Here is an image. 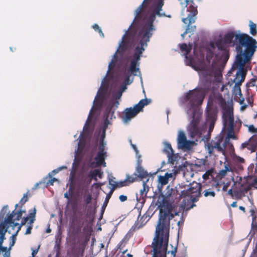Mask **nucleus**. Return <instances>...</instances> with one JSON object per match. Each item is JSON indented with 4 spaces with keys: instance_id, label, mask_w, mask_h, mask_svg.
<instances>
[{
    "instance_id": "nucleus-59",
    "label": "nucleus",
    "mask_w": 257,
    "mask_h": 257,
    "mask_svg": "<svg viewBox=\"0 0 257 257\" xmlns=\"http://www.w3.org/2000/svg\"><path fill=\"white\" fill-rule=\"evenodd\" d=\"M137 155V157H138V160H137V166H142V160L141 159V155L138 154V155Z\"/></svg>"
},
{
    "instance_id": "nucleus-26",
    "label": "nucleus",
    "mask_w": 257,
    "mask_h": 257,
    "mask_svg": "<svg viewBox=\"0 0 257 257\" xmlns=\"http://www.w3.org/2000/svg\"><path fill=\"white\" fill-rule=\"evenodd\" d=\"M109 184L112 186V188L110 190V193H112L114 190L117 188H120L124 186H128L125 180L119 181L118 182H114V183H111V181H109Z\"/></svg>"
},
{
    "instance_id": "nucleus-30",
    "label": "nucleus",
    "mask_w": 257,
    "mask_h": 257,
    "mask_svg": "<svg viewBox=\"0 0 257 257\" xmlns=\"http://www.w3.org/2000/svg\"><path fill=\"white\" fill-rule=\"evenodd\" d=\"M103 172H101L99 169H95L90 172L89 177L96 180L97 176H98L99 178H101Z\"/></svg>"
},
{
    "instance_id": "nucleus-25",
    "label": "nucleus",
    "mask_w": 257,
    "mask_h": 257,
    "mask_svg": "<svg viewBox=\"0 0 257 257\" xmlns=\"http://www.w3.org/2000/svg\"><path fill=\"white\" fill-rule=\"evenodd\" d=\"M137 172V176L141 179L146 178L148 176V172L145 170L142 166H137L136 168Z\"/></svg>"
},
{
    "instance_id": "nucleus-49",
    "label": "nucleus",
    "mask_w": 257,
    "mask_h": 257,
    "mask_svg": "<svg viewBox=\"0 0 257 257\" xmlns=\"http://www.w3.org/2000/svg\"><path fill=\"white\" fill-rule=\"evenodd\" d=\"M152 13H153L155 15V16L156 15L158 16L159 17L165 16L164 13H161L160 11H158L155 9H154Z\"/></svg>"
},
{
    "instance_id": "nucleus-22",
    "label": "nucleus",
    "mask_w": 257,
    "mask_h": 257,
    "mask_svg": "<svg viewBox=\"0 0 257 257\" xmlns=\"http://www.w3.org/2000/svg\"><path fill=\"white\" fill-rule=\"evenodd\" d=\"M84 224L83 221L80 217L74 216L73 217L71 223V227L77 232H79Z\"/></svg>"
},
{
    "instance_id": "nucleus-23",
    "label": "nucleus",
    "mask_w": 257,
    "mask_h": 257,
    "mask_svg": "<svg viewBox=\"0 0 257 257\" xmlns=\"http://www.w3.org/2000/svg\"><path fill=\"white\" fill-rule=\"evenodd\" d=\"M106 157V153L98 152L94 159L96 161V166L99 167L102 165L103 167H105L106 163L105 162V159Z\"/></svg>"
},
{
    "instance_id": "nucleus-7",
    "label": "nucleus",
    "mask_w": 257,
    "mask_h": 257,
    "mask_svg": "<svg viewBox=\"0 0 257 257\" xmlns=\"http://www.w3.org/2000/svg\"><path fill=\"white\" fill-rule=\"evenodd\" d=\"M223 124L227 131V135L225 138H224L225 143L228 146V149L230 153L234 152V148L233 144L230 142V139H236V137L234 135V115L232 114L223 118Z\"/></svg>"
},
{
    "instance_id": "nucleus-51",
    "label": "nucleus",
    "mask_w": 257,
    "mask_h": 257,
    "mask_svg": "<svg viewBox=\"0 0 257 257\" xmlns=\"http://www.w3.org/2000/svg\"><path fill=\"white\" fill-rule=\"evenodd\" d=\"M40 245H41L39 244L37 248H35V249L33 248H31V250H32V256L35 257V255L37 254L38 250L40 247Z\"/></svg>"
},
{
    "instance_id": "nucleus-38",
    "label": "nucleus",
    "mask_w": 257,
    "mask_h": 257,
    "mask_svg": "<svg viewBox=\"0 0 257 257\" xmlns=\"http://www.w3.org/2000/svg\"><path fill=\"white\" fill-rule=\"evenodd\" d=\"M174 173H166L165 174V176L167 177V180H168L169 178H171L172 177H173V176H175L176 175V174H178L179 173V171H180V169H174Z\"/></svg>"
},
{
    "instance_id": "nucleus-24",
    "label": "nucleus",
    "mask_w": 257,
    "mask_h": 257,
    "mask_svg": "<svg viewBox=\"0 0 257 257\" xmlns=\"http://www.w3.org/2000/svg\"><path fill=\"white\" fill-rule=\"evenodd\" d=\"M244 149H247L251 152H253L256 150V146L252 144L249 139L247 142L243 143L240 147V149L241 150Z\"/></svg>"
},
{
    "instance_id": "nucleus-56",
    "label": "nucleus",
    "mask_w": 257,
    "mask_h": 257,
    "mask_svg": "<svg viewBox=\"0 0 257 257\" xmlns=\"http://www.w3.org/2000/svg\"><path fill=\"white\" fill-rule=\"evenodd\" d=\"M255 79H252L250 81L246 84L247 87H252L255 85Z\"/></svg>"
},
{
    "instance_id": "nucleus-35",
    "label": "nucleus",
    "mask_w": 257,
    "mask_h": 257,
    "mask_svg": "<svg viewBox=\"0 0 257 257\" xmlns=\"http://www.w3.org/2000/svg\"><path fill=\"white\" fill-rule=\"evenodd\" d=\"M28 192L24 194V196L20 201L19 203L17 204V207H20L22 208L23 205L28 201Z\"/></svg>"
},
{
    "instance_id": "nucleus-44",
    "label": "nucleus",
    "mask_w": 257,
    "mask_h": 257,
    "mask_svg": "<svg viewBox=\"0 0 257 257\" xmlns=\"http://www.w3.org/2000/svg\"><path fill=\"white\" fill-rule=\"evenodd\" d=\"M111 194L112 193H110V192L108 194L106 195V196L105 197V200H104V202H103V205L102 206V209H103V210L105 209V208L106 206H107V203H108V202L109 201V199L110 198Z\"/></svg>"
},
{
    "instance_id": "nucleus-29",
    "label": "nucleus",
    "mask_w": 257,
    "mask_h": 257,
    "mask_svg": "<svg viewBox=\"0 0 257 257\" xmlns=\"http://www.w3.org/2000/svg\"><path fill=\"white\" fill-rule=\"evenodd\" d=\"M180 49L182 52H185V57L187 58V55L192 50V45L189 44V46H187L186 44L183 43L180 45Z\"/></svg>"
},
{
    "instance_id": "nucleus-48",
    "label": "nucleus",
    "mask_w": 257,
    "mask_h": 257,
    "mask_svg": "<svg viewBox=\"0 0 257 257\" xmlns=\"http://www.w3.org/2000/svg\"><path fill=\"white\" fill-rule=\"evenodd\" d=\"M49 176L51 178V179L49 180H48V181L46 183L47 186L53 185L54 182L57 180V179L55 178H52L50 174Z\"/></svg>"
},
{
    "instance_id": "nucleus-57",
    "label": "nucleus",
    "mask_w": 257,
    "mask_h": 257,
    "mask_svg": "<svg viewBox=\"0 0 257 257\" xmlns=\"http://www.w3.org/2000/svg\"><path fill=\"white\" fill-rule=\"evenodd\" d=\"M122 96V93H121V92H119V91H117L116 93H115L114 94H113V96L114 97H115V98L116 99H119Z\"/></svg>"
},
{
    "instance_id": "nucleus-21",
    "label": "nucleus",
    "mask_w": 257,
    "mask_h": 257,
    "mask_svg": "<svg viewBox=\"0 0 257 257\" xmlns=\"http://www.w3.org/2000/svg\"><path fill=\"white\" fill-rule=\"evenodd\" d=\"M13 241L9 249L7 247L3 246V243L0 244V257H10V249L12 246H13L15 242V238H16V233L13 234Z\"/></svg>"
},
{
    "instance_id": "nucleus-52",
    "label": "nucleus",
    "mask_w": 257,
    "mask_h": 257,
    "mask_svg": "<svg viewBox=\"0 0 257 257\" xmlns=\"http://www.w3.org/2000/svg\"><path fill=\"white\" fill-rule=\"evenodd\" d=\"M92 200L91 195L89 194L87 195L86 197L84 198V201L86 202V204H89Z\"/></svg>"
},
{
    "instance_id": "nucleus-31",
    "label": "nucleus",
    "mask_w": 257,
    "mask_h": 257,
    "mask_svg": "<svg viewBox=\"0 0 257 257\" xmlns=\"http://www.w3.org/2000/svg\"><path fill=\"white\" fill-rule=\"evenodd\" d=\"M138 177L137 176V173H135L133 174L132 176H131L128 174L126 175L125 181L128 185V186L135 182L138 179Z\"/></svg>"
},
{
    "instance_id": "nucleus-39",
    "label": "nucleus",
    "mask_w": 257,
    "mask_h": 257,
    "mask_svg": "<svg viewBox=\"0 0 257 257\" xmlns=\"http://www.w3.org/2000/svg\"><path fill=\"white\" fill-rule=\"evenodd\" d=\"M145 1L146 0H144L143 2V3L141 6H140V7L136 10V15L135 17L136 19H137L140 17V16L143 11L144 3H145Z\"/></svg>"
},
{
    "instance_id": "nucleus-64",
    "label": "nucleus",
    "mask_w": 257,
    "mask_h": 257,
    "mask_svg": "<svg viewBox=\"0 0 257 257\" xmlns=\"http://www.w3.org/2000/svg\"><path fill=\"white\" fill-rule=\"evenodd\" d=\"M251 228L253 233L254 234L255 232L257 231V223H255L254 224L252 223Z\"/></svg>"
},
{
    "instance_id": "nucleus-17",
    "label": "nucleus",
    "mask_w": 257,
    "mask_h": 257,
    "mask_svg": "<svg viewBox=\"0 0 257 257\" xmlns=\"http://www.w3.org/2000/svg\"><path fill=\"white\" fill-rule=\"evenodd\" d=\"M219 110L216 108H213L207 105L205 109V116L207 121H212L215 122L217 118V114Z\"/></svg>"
},
{
    "instance_id": "nucleus-13",
    "label": "nucleus",
    "mask_w": 257,
    "mask_h": 257,
    "mask_svg": "<svg viewBox=\"0 0 257 257\" xmlns=\"http://www.w3.org/2000/svg\"><path fill=\"white\" fill-rule=\"evenodd\" d=\"M114 110L115 109H113V104H112L111 103H109L107 105L103 115L104 124L106 127L107 126L109 123V120L115 117L114 116Z\"/></svg>"
},
{
    "instance_id": "nucleus-5",
    "label": "nucleus",
    "mask_w": 257,
    "mask_h": 257,
    "mask_svg": "<svg viewBox=\"0 0 257 257\" xmlns=\"http://www.w3.org/2000/svg\"><path fill=\"white\" fill-rule=\"evenodd\" d=\"M207 106L219 110V107L222 110V118L233 114V107L227 105L226 100L220 93L211 94L208 98Z\"/></svg>"
},
{
    "instance_id": "nucleus-3",
    "label": "nucleus",
    "mask_w": 257,
    "mask_h": 257,
    "mask_svg": "<svg viewBox=\"0 0 257 257\" xmlns=\"http://www.w3.org/2000/svg\"><path fill=\"white\" fill-rule=\"evenodd\" d=\"M204 97L201 92L194 89L185 93L181 99L182 103L186 106V112L189 120L187 130L191 137L200 134L199 123L202 112L198 106L202 103Z\"/></svg>"
},
{
    "instance_id": "nucleus-20",
    "label": "nucleus",
    "mask_w": 257,
    "mask_h": 257,
    "mask_svg": "<svg viewBox=\"0 0 257 257\" xmlns=\"http://www.w3.org/2000/svg\"><path fill=\"white\" fill-rule=\"evenodd\" d=\"M139 61L140 60H137L132 58L131 61L130 67L126 73L135 76L137 75V72L139 70Z\"/></svg>"
},
{
    "instance_id": "nucleus-34",
    "label": "nucleus",
    "mask_w": 257,
    "mask_h": 257,
    "mask_svg": "<svg viewBox=\"0 0 257 257\" xmlns=\"http://www.w3.org/2000/svg\"><path fill=\"white\" fill-rule=\"evenodd\" d=\"M168 162L174 164V162L178 160V156L174 152L167 156Z\"/></svg>"
},
{
    "instance_id": "nucleus-61",
    "label": "nucleus",
    "mask_w": 257,
    "mask_h": 257,
    "mask_svg": "<svg viewBox=\"0 0 257 257\" xmlns=\"http://www.w3.org/2000/svg\"><path fill=\"white\" fill-rule=\"evenodd\" d=\"M119 199L121 202H124L127 200V197L126 196L121 195L119 196Z\"/></svg>"
},
{
    "instance_id": "nucleus-41",
    "label": "nucleus",
    "mask_w": 257,
    "mask_h": 257,
    "mask_svg": "<svg viewBox=\"0 0 257 257\" xmlns=\"http://www.w3.org/2000/svg\"><path fill=\"white\" fill-rule=\"evenodd\" d=\"M105 146L106 143L105 142H102V141H99L98 152L106 153V152L104 151Z\"/></svg>"
},
{
    "instance_id": "nucleus-43",
    "label": "nucleus",
    "mask_w": 257,
    "mask_h": 257,
    "mask_svg": "<svg viewBox=\"0 0 257 257\" xmlns=\"http://www.w3.org/2000/svg\"><path fill=\"white\" fill-rule=\"evenodd\" d=\"M233 158L234 161L237 163H244L245 162V160L243 158L236 155H234Z\"/></svg>"
},
{
    "instance_id": "nucleus-47",
    "label": "nucleus",
    "mask_w": 257,
    "mask_h": 257,
    "mask_svg": "<svg viewBox=\"0 0 257 257\" xmlns=\"http://www.w3.org/2000/svg\"><path fill=\"white\" fill-rule=\"evenodd\" d=\"M131 76V74L125 73V78L124 81V85H126L127 84H130L131 83V82H130V77Z\"/></svg>"
},
{
    "instance_id": "nucleus-11",
    "label": "nucleus",
    "mask_w": 257,
    "mask_h": 257,
    "mask_svg": "<svg viewBox=\"0 0 257 257\" xmlns=\"http://www.w3.org/2000/svg\"><path fill=\"white\" fill-rule=\"evenodd\" d=\"M138 36L141 39L139 45L135 49V53L132 56V58L140 61L142 54L145 51L144 47L147 46V43L150 41L151 37L146 36L144 34L140 32H139Z\"/></svg>"
},
{
    "instance_id": "nucleus-40",
    "label": "nucleus",
    "mask_w": 257,
    "mask_h": 257,
    "mask_svg": "<svg viewBox=\"0 0 257 257\" xmlns=\"http://www.w3.org/2000/svg\"><path fill=\"white\" fill-rule=\"evenodd\" d=\"M159 182L161 184V185H165L168 183V180L167 179V177L164 176H160L159 177Z\"/></svg>"
},
{
    "instance_id": "nucleus-1",
    "label": "nucleus",
    "mask_w": 257,
    "mask_h": 257,
    "mask_svg": "<svg viewBox=\"0 0 257 257\" xmlns=\"http://www.w3.org/2000/svg\"><path fill=\"white\" fill-rule=\"evenodd\" d=\"M229 44L235 46L237 52L235 63L239 69L237 71L233 82L235 83L234 87L238 88L240 91V85L244 81L246 76V71L243 67L253 55L256 48V41L246 34H237L234 32H230L225 34L223 39H218L216 42L215 45L218 50L224 51V55L227 59L229 56L225 50L227 45Z\"/></svg>"
},
{
    "instance_id": "nucleus-18",
    "label": "nucleus",
    "mask_w": 257,
    "mask_h": 257,
    "mask_svg": "<svg viewBox=\"0 0 257 257\" xmlns=\"http://www.w3.org/2000/svg\"><path fill=\"white\" fill-rule=\"evenodd\" d=\"M36 209L35 208H34L30 210L29 216L25 217L22 219L21 225L18 226L17 229V234L18 233L19 230L21 229V226L22 225H25L27 222H28V224H33L36 220Z\"/></svg>"
},
{
    "instance_id": "nucleus-63",
    "label": "nucleus",
    "mask_w": 257,
    "mask_h": 257,
    "mask_svg": "<svg viewBox=\"0 0 257 257\" xmlns=\"http://www.w3.org/2000/svg\"><path fill=\"white\" fill-rule=\"evenodd\" d=\"M249 189V187L248 186H246L245 187H243L240 190V192L241 193H244L245 192H247Z\"/></svg>"
},
{
    "instance_id": "nucleus-46",
    "label": "nucleus",
    "mask_w": 257,
    "mask_h": 257,
    "mask_svg": "<svg viewBox=\"0 0 257 257\" xmlns=\"http://www.w3.org/2000/svg\"><path fill=\"white\" fill-rule=\"evenodd\" d=\"M250 141L252 144L256 146V149L257 148V133L254 134L253 136H252L249 139Z\"/></svg>"
},
{
    "instance_id": "nucleus-27",
    "label": "nucleus",
    "mask_w": 257,
    "mask_h": 257,
    "mask_svg": "<svg viewBox=\"0 0 257 257\" xmlns=\"http://www.w3.org/2000/svg\"><path fill=\"white\" fill-rule=\"evenodd\" d=\"M7 225L4 221L0 223V244L3 243L4 240L5 238V235L6 231L5 229Z\"/></svg>"
},
{
    "instance_id": "nucleus-8",
    "label": "nucleus",
    "mask_w": 257,
    "mask_h": 257,
    "mask_svg": "<svg viewBox=\"0 0 257 257\" xmlns=\"http://www.w3.org/2000/svg\"><path fill=\"white\" fill-rule=\"evenodd\" d=\"M151 102V100L145 98L141 99L133 108L129 107L124 109L122 119L124 122H127L142 111L143 107Z\"/></svg>"
},
{
    "instance_id": "nucleus-9",
    "label": "nucleus",
    "mask_w": 257,
    "mask_h": 257,
    "mask_svg": "<svg viewBox=\"0 0 257 257\" xmlns=\"http://www.w3.org/2000/svg\"><path fill=\"white\" fill-rule=\"evenodd\" d=\"M201 189L202 185L200 183L193 182L188 189L181 191L179 197L183 198L190 197L192 202H196L200 196Z\"/></svg>"
},
{
    "instance_id": "nucleus-50",
    "label": "nucleus",
    "mask_w": 257,
    "mask_h": 257,
    "mask_svg": "<svg viewBox=\"0 0 257 257\" xmlns=\"http://www.w3.org/2000/svg\"><path fill=\"white\" fill-rule=\"evenodd\" d=\"M248 129L249 132L257 134V128H255L253 124L249 125Z\"/></svg>"
},
{
    "instance_id": "nucleus-2",
    "label": "nucleus",
    "mask_w": 257,
    "mask_h": 257,
    "mask_svg": "<svg viewBox=\"0 0 257 257\" xmlns=\"http://www.w3.org/2000/svg\"><path fill=\"white\" fill-rule=\"evenodd\" d=\"M156 205L161 207L159 219L156 227L155 235L152 243V257H166L168 244L170 221L174 215L171 205L162 206L161 202Z\"/></svg>"
},
{
    "instance_id": "nucleus-37",
    "label": "nucleus",
    "mask_w": 257,
    "mask_h": 257,
    "mask_svg": "<svg viewBox=\"0 0 257 257\" xmlns=\"http://www.w3.org/2000/svg\"><path fill=\"white\" fill-rule=\"evenodd\" d=\"M215 192L214 191L211 190V189H208L204 191V196L205 197H214L215 196Z\"/></svg>"
},
{
    "instance_id": "nucleus-19",
    "label": "nucleus",
    "mask_w": 257,
    "mask_h": 257,
    "mask_svg": "<svg viewBox=\"0 0 257 257\" xmlns=\"http://www.w3.org/2000/svg\"><path fill=\"white\" fill-rule=\"evenodd\" d=\"M191 142L187 141L184 133L182 131L179 132L178 136V144L182 148L190 150L191 149Z\"/></svg>"
},
{
    "instance_id": "nucleus-45",
    "label": "nucleus",
    "mask_w": 257,
    "mask_h": 257,
    "mask_svg": "<svg viewBox=\"0 0 257 257\" xmlns=\"http://www.w3.org/2000/svg\"><path fill=\"white\" fill-rule=\"evenodd\" d=\"M163 5H164L163 1L162 0H160L158 2L157 4L156 5L154 9L161 11Z\"/></svg>"
},
{
    "instance_id": "nucleus-62",
    "label": "nucleus",
    "mask_w": 257,
    "mask_h": 257,
    "mask_svg": "<svg viewBox=\"0 0 257 257\" xmlns=\"http://www.w3.org/2000/svg\"><path fill=\"white\" fill-rule=\"evenodd\" d=\"M124 246V243L123 241H121L117 245V247L120 250L122 249L123 247Z\"/></svg>"
},
{
    "instance_id": "nucleus-16",
    "label": "nucleus",
    "mask_w": 257,
    "mask_h": 257,
    "mask_svg": "<svg viewBox=\"0 0 257 257\" xmlns=\"http://www.w3.org/2000/svg\"><path fill=\"white\" fill-rule=\"evenodd\" d=\"M139 214L137 220L135 221L134 226L135 228L139 229L143 227L150 220L151 216L147 212L141 216V210L138 208Z\"/></svg>"
},
{
    "instance_id": "nucleus-53",
    "label": "nucleus",
    "mask_w": 257,
    "mask_h": 257,
    "mask_svg": "<svg viewBox=\"0 0 257 257\" xmlns=\"http://www.w3.org/2000/svg\"><path fill=\"white\" fill-rule=\"evenodd\" d=\"M23 212L25 213L26 211L20 209L19 211H17V221L20 220V219L22 218V214Z\"/></svg>"
},
{
    "instance_id": "nucleus-32",
    "label": "nucleus",
    "mask_w": 257,
    "mask_h": 257,
    "mask_svg": "<svg viewBox=\"0 0 257 257\" xmlns=\"http://www.w3.org/2000/svg\"><path fill=\"white\" fill-rule=\"evenodd\" d=\"M163 152L165 153L167 156L170 155L172 153L174 152V151L171 147L170 144L168 143H165L164 144V148L163 149Z\"/></svg>"
},
{
    "instance_id": "nucleus-58",
    "label": "nucleus",
    "mask_w": 257,
    "mask_h": 257,
    "mask_svg": "<svg viewBox=\"0 0 257 257\" xmlns=\"http://www.w3.org/2000/svg\"><path fill=\"white\" fill-rule=\"evenodd\" d=\"M210 174H211V172L210 171H208L206 172L203 175L202 177L204 180H206V179H208V177H209V175H210Z\"/></svg>"
},
{
    "instance_id": "nucleus-6",
    "label": "nucleus",
    "mask_w": 257,
    "mask_h": 257,
    "mask_svg": "<svg viewBox=\"0 0 257 257\" xmlns=\"http://www.w3.org/2000/svg\"><path fill=\"white\" fill-rule=\"evenodd\" d=\"M227 147L228 146L224 141V135L221 133L205 144V149L209 156L214 155L215 152L225 156Z\"/></svg>"
},
{
    "instance_id": "nucleus-55",
    "label": "nucleus",
    "mask_w": 257,
    "mask_h": 257,
    "mask_svg": "<svg viewBox=\"0 0 257 257\" xmlns=\"http://www.w3.org/2000/svg\"><path fill=\"white\" fill-rule=\"evenodd\" d=\"M33 224H29L25 234H30L31 233V230L33 228Z\"/></svg>"
},
{
    "instance_id": "nucleus-28",
    "label": "nucleus",
    "mask_w": 257,
    "mask_h": 257,
    "mask_svg": "<svg viewBox=\"0 0 257 257\" xmlns=\"http://www.w3.org/2000/svg\"><path fill=\"white\" fill-rule=\"evenodd\" d=\"M16 209V205L15 206V209L13 211V212L11 214L8 215V217L6 218L4 221L8 225L13 224L14 226H16V223H15L14 220L13 219V217L14 215L16 214V213L15 212Z\"/></svg>"
},
{
    "instance_id": "nucleus-12",
    "label": "nucleus",
    "mask_w": 257,
    "mask_h": 257,
    "mask_svg": "<svg viewBox=\"0 0 257 257\" xmlns=\"http://www.w3.org/2000/svg\"><path fill=\"white\" fill-rule=\"evenodd\" d=\"M155 19V15L152 13L149 17L147 23L139 32L144 34L146 36H149L151 37L153 34L152 31L155 30L153 26V22Z\"/></svg>"
},
{
    "instance_id": "nucleus-15",
    "label": "nucleus",
    "mask_w": 257,
    "mask_h": 257,
    "mask_svg": "<svg viewBox=\"0 0 257 257\" xmlns=\"http://www.w3.org/2000/svg\"><path fill=\"white\" fill-rule=\"evenodd\" d=\"M108 89V85H104L101 87L98 91V97L97 95L95 97L94 100V104L96 106L100 107L102 105V102L106 95Z\"/></svg>"
},
{
    "instance_id": "nucleus-4",
    "label": "nucleus",
    "mask_w": 257,
    "mask_h": 257,
    "mask_svg": "<svg viewBox=\"0 0 257 257\" xmlns=\"http://www.w3.org/2000/svg\"><path fill=\"white\" fill-rule=\"evenodd\" d=\"M137 31L135 30L127 31L125 34L122 37L121 43L119 45L118 49L113 55L112 59L108 65L109 70H111L114 66L116 62V53L123 54L126 51L132 49L135 46L136 42Z\"/></svg>"
},
{
    "instance_id": "nucleus-10",
    "label": "nucleus",
    "mask_w": 257,
    "mask_h": 257,
    "mask_svg": "<svg viewBox=\"0 0 257 257\" xmlns=\"http://www.w3.org/2000/svg\"><path fill=\"white\" fill-rule=\"evenodd\" d=\"M189 13L187 17L182 19V22L188 24L186 30H188V33L194 32L196 30L195 26H191V25L195 23L196 20V16L198 14L197 9L193 6H190L188 9Z\"/></svg>"
},
{
    "instance_id": "nucleus-14",
    "label": "nucleus",
    "mask_w": 257,
    "mask_h": 257,
    "mask_svg": "<svg viewBox=\"0 0 257 257\" xmlns=\"http://www.w3.org/2000/svg\"><path fill=\"white\" fill-rule=\"evenodd\" d=\"M214 77L222 76L220 70H215L214 72L213 71H205L203 73L202 81L206 83L208 86L211 85L213 76Z\"/></svg>"
},
{
    "instance_id": "nucleus-42",
    "label": "nucleus",
    "mask_w": 257,
    "mask_h": 257,
    "mask_svg": "<svg viewBox=\"0 0 257 257\" xmlns=\"http://www.w3.org/2000/svg\"><path fill=\"white\" fill-rule=\"evenodd\" d=\"M92 27L95 31H97L99 33L101 37H104V34L103 33L102 30H101V29L99 28V26L97 24H95L93 25Z\"/></svg>"
},
{
    "instance_id": "nucleus-60",
    "label": "nucleus",
    "mask_w": 257,
    "mask_h": 257,
    "mask_svg": "<svg viewBox=\"0 0 257 257\" xmlns=\"http://www.w3.org/2000/svg\"><path fill=\"white\" fill-rule=\"evenodd\" d=\"M55 247L57 250V254H59L60 253V243H58L57 241H56V243Z\"/></svg>"
},
{
    "instance_id": "nucleus-36",
    "label": "nucleus",
    "mask_w": 257,
    "mask_h": 257,
    "mask_svg": "<svg viewBox=\"0 0 257 257\" xmlns=\"http://www.w3.org/2000/svg\"><path fill=\"white\" fill-rule=\"evenodd\" d=\"M149 190V187L146 184L145 182H143V188L142 189L140 190V194L142 196H146L147 195V194Z\"/></svg>"
},
{
    "instance_id": "nucleus-54",
    "label": "nucleus",
    "mask_w": 257,
    "mask_h": 257,
    "mask_svg": "<svg viewBox=\"0 0 257 257\" xmlns=\"http://www.w3.org/2000/svg\"><path fill=\"white\" fill-rule=\"evenodd\" d=\"M233 193L235 196H237L238 194V191H233L232 189H229L227 192V194L230 195L232 197H233Z\"/></svg>"
},
{
    "instance_id": "nucleus-33",
    "label": "nucleus",
    "mask_w": 257,
    "mask_h": 257,
    "mask_svg": "<svg viewBox=\"0 0 257 257\" xmlns=\"http://www.w3.org/2000/svg\"><path fill=\"white\" fill-rule=\"evenodd\" d=\"M249 26L250 34L251 35H252V36L256 35V34L257 33L256 24L250 21H249Z\"/></svg>"
}]
</instances>
